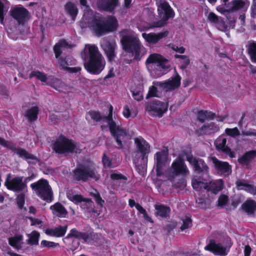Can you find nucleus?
Wrapping results in <instances>:
<instances>
[{"label": "nucleus", "instance_id": "f257e3e1", "mask_svg": "<svg viewBox=\"0 0 256 256\" xmlns=\"http://www.w3.org/2000/svg\"><path fill=\"white\" fill-rule=\"evenodd\" d=\"M80 24L84 28L88 27L98 36L116 30L118 26L117 20L114 16L103 17L89 9L84 10Z\"/></svg>", "mask_w": 256, "mask_h": 256}, {"label": "nucleus", "instance_id": "f03ea898", "mask_svg": "<svg viewBox=\"0 0 256 256\" xmlns=\"http://www.w3.org/2000/svg\"><path fill=\"white\" fill-rule=\"evenodd\" d=\"M120 42L123 50L130 56L140 60L147 52L140 40L138 36L130 30H124L120 32Z\"/></svg>", "mask_w": 256, "mask_h": 256}, {"label": "nucleus", "instance_id": "7ed1b4c3", "mask_svg": "<svg viewBox=\"0 0 256 256\" xmlns=\"http://www.w3.org/2000/svg\"><path fill=\"white\" fill-rule=\"evenodd\" d=\"M81 56L85 62L86 69L91 74H98L105 66L106 61L95 44H86L81 52Z\"/></svg>", "mask_w": 256, "mask_h": 256}, {"label": "nucleus", "instance_id": "20e7f679", "mask_svg": "<svg viewBox=\"0 0 256 256\" xmlns=\"http://www.w3.org/2000/svg\"><path fill=\"white\" fill-rule=\"evenodd\" d=\"M184 152L180 155L172 164L169 171L164 173V176L160 178L161 180H170L172 186L176 188H182L186 186V182L182 178H178L179 176H185L189 174V170L184 163L183 157L186 156Z\"/></svg>", "mask_w": 256, "mask_h": 256}, {"label": "nucleus", "instance_id": "39448f33", "mask_svg": "<svg viewBox=\"0 0 256 256\" xmlns=\"http://www.w3.org/2000/svg\"><path fill=\"white\" fill-rule=\"evenodd\" d=\"M112 110L113 107L110 105L108 116L105 118L104 120L108 124L110 132L115 138L118 148H122L131 139L132 135L120 127V122L116 120L115 116L114 120L112 118Z\"/></svg>", "mask_w": 256, "mask_h": 256}, {"label": "nucleus", "instance_id": "423d86ee", "mask_svg": "<svg viewBox=\"0 0 256 256\" xmlns=\"http://www.w3.org/2000/svg\"><path fill=\"white\" fill-rule=\"evenodd\" d=\"M146 65L150 75L154 78L164 75L170 67L168 60L158 53L150 54L146 60Z\"/></svg>", "mask_w": 256, "mask_h": 256}, {"label": "nucleus", "instance_id": "0eeeda50", "mask_svg": "<svg viewBox=\"0 0 256 256\" xmlns=\"http://www.w3.org/2000/svg\"><path fill=\"white\" fill-rule=\"evenodd\" d=\"M52 148L56 153L66 155L70 153H80L82 150L79 144L64 137L56 140L53 144Z\"/></svg>", "mask_w": 256, "mask_h": 256}, {"label": "nucleus", "instance_id": "6e6552de", "mask_svg": "<svg viewBox=\"0 0 256 256\" xmlns=\"http://www.w3.org/2000/svg\"><path fill=\"white\" fill-rule=\"evenodd\" d=\"M180 77L178 74L164 82H157L154 84L155 86L150 88L146 98L158 96V94L157 93L158 89L162 91L168 92L178 88L180 86Z\"/></svg>", "mask_w": 256, "mask_h": 256}, {"label": "nucleus", "instance_id": "1a4fd4ad", "mask_svg": "<svg viewBox=\"0 0 256 256\" xmlns=\"http://www.w3.org/2000/svg\"><path fill=\"white\" fill-rule=\"evenodd\" d=\"M30 77V78L36 77L42 82L50 86L58 92H66L68 90V86L60 80L52 76H48L44 72L38 70L32 71Z\"/></svg>", "mask_w": 256, "mask_h": 256}, {"label": "nucleus", "instance_id": "9d476101", "mask_svg": "<svg viewBox=\"0 0 256 256\" xmlns=\"http://www.w3.org/2000/svg\"><path fill=\"white\" fill-rule=\"evenodd\" d=\"M74 174L76 178L78 180L85 181L88 178H92L96 180L100 178V175L98 174L94 164L90 161L80 165Z\"/></svg>", "mask_w": 256, "mask_h": 256}, {"label": "nucleus", "instance_id": "9b49d317", "mask_svg": "<svg viewBox=\"0 0 256 256\" xmlns=\"http://www.w3.org/2000/svg\"><path fill=\"white\" fill-rule=\"evenodd\" d=\"M30 186L40 198L48 202H52V193L47 180H40L37 182L32 184Z\"/></svg>", "mask_w": 256, "mask_h": 256}, {"label": "nucleus", "instance_id": "f8f14e48", "mask_svg": "<svg viewBox=\"0 0 256 256\" xmlns=\"http://www.w3.org/2000/svg\"><path fill=\"white\" fill-rule=\"evenodd\" d=\"M4 186L9 190L14 192H22L25 193L27 192L26 182L23 181V177L12 176L8 174L4 182Z\"/></svg>", "mask_w": 256, "mask_h": 256}, {"label": "nucleus", "instance_id": "ddd939ff", "mask_svg": "<svg viewBox=\"0 0 256 256\" xmlns=\"http://www.w3.org/2000/svg\"><path fill=\"white\" fill-rule=\"evenodd\" d=\"M158 12L160 20L156 22L155 26H162L170 18L174 16V12L168 2L160 1L156 3Z\"/></svg>", "mask_w": 256, "mask_h": 256}, {"label": "nucleus", "instance_id": "4468645a", "mask_svg": "<svg viewBox=\"0 0 256 256\" xmlns=\"http://www.w3.org/2000/svg\"><path fill=\"white\" fill-rule=\"evenodd\" d=\"M228 246H225L220 242H218L214 240H210L208 244L204 247V249L208 250L214 255L226 256L228 254L232 243L230 238L227 240Z\"/></svg>", "mask_w": 256, "mask_h": 256}, {"label": "nucleus", "instance_id": "2eb2a0df", "mask_svg": "<svg viewBox=\"0 0 256 256\" xmlns=\"http://www.w3.org/2000/svg\"><path fill=\"white\" fill-rule=\"evenodd\" d=\"M0 144L4 147L11 149L14 153L18 154L20 157L26 159L29 163L36 164L38 162V158L34 156L29 154L25 150L16 148L11 142L6 141L0 138Z\"/></svg>", "mask_w": 256, "mask_h": 256}, {"label": "nucleus", "instance_id": "dca6fc26", "mask_svg": "<svg viewBox=\"0 0 256 256\" xmlns=\"http://www.w3.org/2000/svg\"><path fill=\"white\" fill-rule=\"evenodd\" d=\"M88 239V236L86 234L79 232L76 229H72L64 240L65 242H72L70 248L72 250H74L78 248L80 240H82L86 242Z\"/></svg>", "mask_w": 256, "mask_h": 256}, {"label": "nucleus", "instance_id": "f3484780", "mask_svg": "<svg viewBox=\"0 0 256 256\" xmlns=\"http://www.w3.org/2000/svg\"><path fill=\"white\" fill-rule=\"evenodd\" d=\"M134 144L136 147V153L140 154L144 163L147 162L148 154L150 152V146L148 143L142 136L134 139Z\"/></svg>", "mask_w": 256, "mask_h": 256}, {"label": "nucleus", "instance_id": "a211bd4d", "mask_svg": "<svg viewBox=\"0 0 256 256\" xmlns=\"http://www.w3.org/2000/svg\"><path fill=\"white\" fill-rule=\"evenodd\" d=\"M209 160L212 162L220 175L228 176L232 173V167L228 162L220 161L214 156L210 157Z\"/></svg>", "mask_w": 256, "mask_h": 256}, {"label": "nucleus", "instance_id": "6ab92c4d", "mask_svg": "<svg viewBox=\"0 0 256 256\" xmlns=\"http://www.w3.org/2000/svg\"><path fill=\"white\" fill-rule=\"evenodd\" d=\"M185 156L186 160L192 166L196 172L198 173L201 172L207 173L208 167L203 160L194 158L190 151L188 153H186Z\"/></svg>", "mask_w": 256, "mask_h": 256}, {"label": "nucleus", "instance_id": "aec40b11", "mask_svg": "<svg viewBox=\"0 0 256 256\" xmlns=\"http://www.w3.org/2000/svg\"><path fill=\"white\" fill-rule=\"evenodd\" d=\"M168 154L165 151L157 152L155 156L156 160V177L158 180H160L162 176H164L163 167L167 160Z\"/></svg>", "mask_w": 256, "mask_h": 256}, {"label": "nucleus", "instance_id": "412c9836", "mask_svg": "<svg viewBox=\"0 0 256 256\" xmlns=\"http://www.w3.org/2000/svg\"><path fill=\"white\" fill-rule=\"evenodd\" d=\"M101 46L104 51L109 61L112 62L116 56V43L114 40L103 39L100 43Z\"/></svg>", "mask_w": 256, "mask_h": 256}, {"label": "nucleus", "instance_id": "4be33fe9", "mask_svg": "<svg viewBox=\"0 0 256 256\" xmlns=\"http://www.w3.org/2000/svg\"><path fill=\"white\" fill-rule=\"evenodd\" d=\"M74 59L72 56H68L64 60L60 58L58 60V66L61 69L70 72H77L81 70L80 67L70 68L68 66L74 64Z\"/></svg>", "mask_w": 256, "mask_h": 256}, {"label": "nucleus", "instance_id": "5701e85b", "mask_svg": "<svg viewBox=\"0 0 256 256\" xmlns=\"http://www.w3.org/2000/svg\"><path fill=\"white\" fill-rule=\"evenodd\" d=\"M11 14L20 24L24 23L28 18V12L22 6H17L12 9Z\"/></svg>", "mask_w": 256, "mask_h": 256}, {"label": "nucleus", "instance_id": "b1692460", "mask_svg": "<svg viewBox=\"0 0 256 256\" xmlns=\"http://www.w3.org/2000/svg\"><path fill=\"white\" fill-rule=\"evenodd\" d=\"M96 6L100 10L112 12L118 3V0H96Z\"/></svg>", "mask_w": 256, "mask_h": 256}, {"label": "nucleus", "instance_id": "393cba45", "mask_svg": "<svg viewBox=\"0 0 256 256\" xmlns=\"http://www.w3.org/2000/svg\"><path fill=\"white\" fill-rule=\"evenodd\" d=\"M168 32L167 31H164L158 33H143L142 34V36L146 42L149 44H155L162 38L166 37L168 36Z\"/></svg>", "mask_w": 256, "mask_h": 256}, {"label": "nucleus", "instance_id": "a878e982", "mask_svg": "<svg viewBox=\"0 0 256 256\" xmlns=\"http://www.w3.org/2000/svg\"><path fill=\"white\" fill-rule=\"evenodd\" d=\"M68 198L72 202L76 204H78L80 202H83L82 206L84 208L85 204L86 206H92V202L89 200L84 198L81 195L76 194L72 190H69L66 194Z\"/></svg>", "mask_w": 256, "mask_h": 256}, {"label": "nucleus", "instance_id": "bb28decb", "mask_svg": "<svg viewBox=\"0 0 256 256\" xmlns=\"http://www.w3.org/2000/svg\"><path fill=\"white\" fill-rule=\"evenodd\" d=\"M102 163L105 168H115L120 164V158L116 155L104 153L102 157Z\"/></svg>", "mask_w": 256, "mask_h": 256}, {"label": "nucleus", "instance_id": "cd10ccee", "mask_svg": "<svg viewBox=\"0 0 256 256\" xmlns=\"http://www.w3.org/2000/svg\"><path fill=\"white\" fill-rule=\"evenodd\" d=\"M168 104L162 102H156L150 107V112L152 115L160 117L168 110Z\"/></svg>", "mask_w": 256, "mask_h": 256}, {"label": "nucleus", "instance_id": "c85d7f7f", "mask_svg": "<svg viewBox=\"0 0 256 256\" xmlns=\"http://www.w3.org/2000/svg\"><path fill=\"white\" fill-rule=\"evenodd\" d=\"M226 139L224 136H219L215 141L214 144L216 148L220 150H222L225 153L227 154L231 158L234 157V152H231L230 148H229L226 146Z\"/></svg>", "mask_w": 256, "mask_h": 256}, {"label": "nucleus", "instance_id": "c756f323", "mask_svg": "<svg viewBox=\"0 0 256 256\" xmlns=\"http://www.w3.org/2000/svg\"><path fill=\"white\" fill-rule=\"evenodd\" d=\"M68 229L67 225L58 226L54 228H47L44 230L46 234L54 237H62L66 232Z\"/></svg>", "mask_w": 256, "mask_h": 256}, {"label": "nucleus", "instance_id": "7c9ffc66", "mask_svg": "<svg viewBox=\"0 0 256 256\" xmlns=\"http://www.w3.org/2000/svg\"><path fill=\"white\" fill-rule=\"evenodd\" d=\"M154 16V12H150V15L148 19L149 22H145L141 19L138 20L137 21V27L138 29L140 31H144L151 28H159L160 26H154L156 24V22H154L152 24L150 23V22Z\"/></svg>", "mask_w": 256, "mask_h": 256}, {"label": "nucleus", "instance_id": "2f4dec72", "mask_svg": "<svg viewBox=\"0 0 256 256\" xmlns=\"http://www.w3.org/2000/svg\"><path fill=\"white\" fill-rule=\"evenodd\" d=\"M250 6V2L248 0H234L230 2V8L232 11L242 10L246 12Z\"/></svg>", "mask_w": 256, "mask_h": 256}, {"label": "nucleus", "instance_id": "473e14b6", "mask_svg": "<svg viewBox=\"0 0 256 256\" xmlns=\"http://www.w3.org/2000/svg\"><path fill=\"white\" fill-rule=\"evenodd\" d=\"M9 244L14 248L20 250L24 244L23 236L20 234H16L8 238Z\"/></svg>", "mask_w": 256, "mask_h": 256}, {"label": "nucleus", "instance_id": "72a5a7b5", "mask_svg": "<svg viewBox=\"0 0 256 256\" xmlns=\"http://www.w3.org/2000/svg\"><path fill=\"white\" fill-rule=\"evenodd\" d=\"M218 130L219 127L214 122H210L206 123L201 129L197 130V132L198 134H210L217 132Z\"/></svg>", "mask_w": 256, "mask_h": 256}, {"label": "nucleus", "instance_id": "f704fd0d", "mask_svg": "<svg viewBox=\"0 0 256 256\" xmlns=\"http://www.w3.org/2000/svg\"><path fill=\"white\" fill-rule=\"evenodd\" d=\"M223 187L224 183L222 180H212L208 184L207 191L216 194Z\"/></svg>", "mask_w": 256, "mask_h": 256}, {"label": "nucleus", "instance_id": "c9c22d12", "mask_svg": "<svg viewBox=\"0 0 256 256\" xmlns=\"http://www.w3.org/2000/svg\"><path fill=\"white\" fill-rule=\"evenodd\" d=\"M50 209L52 210V214L58 217L64 218L67 214L65 208L58 202L51 206Z\"/></svg>", "mask_w": 256, "mask_h": 256}, {"label": "nucleus", "instance_id": "e433bc0d", "mask_svg": "<svg viewBox=\"0 0 256 256\" xmlns=\"http://www.w3.org/2000/svg\"><path fill=\"white\" fill-rule=\"evenodd\" d=\"M237 188L239 190H244L253 194H256V188L248 184L244 180H238L236 182Z\"/></svg>", "mask_w": 256, "mask_h": 256}, {"label": "nucleus", "instance_id": "4c0bfd02", "mask_svg": "<svg viewBox=\"0 0 256 256\" xmlns=\"http://www.w3.org/2000/svg\"><path fill=\"white\" fill-rule=\"evenodd\" d=\"M192 184L193 188L197 192H200L202 190H207L208 183L206 180L202 181L199 178H194L192 179Z\"/></svg>", "mask_w": 256, "mask_h": 256}, {"label": "nucleus", "instance_id": "58836bf2", "mask_svg": "<svg viewBox=\"0 0 256 256\" xmlns=\"http://www.w3.org/2000/svg\"><path fill=\"white\" fill-rule=\"evenodd\" d=\"M256 156V150H251L246 153L238 158V162L240 164L248 166L252 160Z\"/></svg>", "mask_w": 256, "mask_h": 256}, {"label": "nucleus", "instance_id": "ea45409f", "mask_svg": "<svg viewBox=\"0 0 256 256\" xmlns=\"http://www.w3.org/2000/svg\"><path fill=\"white\" fill-rule=\"evenodd\" d=\"M69 48L70 45L66 40H62L59 42L54 48L56 57L58 58L65 49Z\"/></svg>", "mask_w": 256, "mask_h": 256}, {"label": "nucleus", "instance_id": "a19ab883", "mask_svg": "<svg viewBox=\"0 0 256 256\" xmlns=\"http://www.w3.org/2000/svg\"><path fill=\"white\" fill-rule=\"evenodd\" d=\"M156 214L161 217H166L170 213V210L169 207L162 204H156L155 206Z\"/></svg>", "mask_w": 256, "mask_h": 256}, {"label": "nucleus", "instance_id": "79ce46f5", "mask_svg": "<svg viewBox=\"0 0 256 256\" xmlns=\"http://www.w3.org/2000/svg\"><path fill=\"white\" fill-rule=\"evenodd\" d=\"M86 118L88 122L94 124L100 121L102 118V116L98 112L90 111L86 114Z\"/></svg>", "mask_w": 256, "mask_h": 256}, {"label": "nucleus", "instance_id": "37998d69", "mask_svg": "<svg viewBox=\"0 0 256 256\" xmlns=\"http://www.w3.org/2000/svg\"><path fill=\"white\" fill-rule=\"evenodd\" d=\"M66 12L71 16L73 20H74L78 12L76 6L72 2H68L65 6Z\"/></svg>", "mask_w": 256, "mask_h": 256}, {"label": "nucleus", "instance_id": "c03bdc74", "mask_svg": "<svg viewBox=\"0 0 256 256\" xmlns=\"http://www.w3.org/2000/svg\"><path fill=\"white\" fill-rule=\"evenodd\" d=\"M40 234L38 232L34 230L28 234V243L31 245H37L38 244Z\"/></svg>", "mask_w": 256, "mask_h": 256}, {"label": "nucleus", "instance_id": "a18cd8bd", "mask_svg": "<svg viewBox=\"0 0 256 256\" xmlns=\"http://www.w3.org/2000/svg\"><path fill=\"white\" fill-rule=\"evenodd\" d=\"M132 96L138 100H141L143 98V86L140 85L138 88H132L131 89Z\"/></svg>", "mask_w": 256, "mask_h": 256}, {"label": "nucleus", "instance_id": "49530a36", "mask_svg": "<svg viewBox=\"0 0 256 256\" xmlns=\"http://www.w3.org/2000/svg\"><path fill=\"white\" fill-rule=\"evenodd\" d=\"M38 110L37 106H34L28 109L25 113V116L30 121H34L37 119Z\"/></svg>", "mask_w": 256, "mask_h": 256}, {"label": "nucleus", "instance_id": "de8ad7c7", "mask_svg": "<svg viewBox=\"0 0 256 256\" xmlns=\"http://www.w3.org/2000/svg\"><path fill=\"white\" fill-rule=\"evenodd\" d=\"M243 209L248 214H252L256 208V202L252 200H248L242 205Z\"/></svg>", "mask_w": 256, "mask_h": 256}, {"label": "nucleus", "instance_id": "09e8293b", "mask_svg": "<svg viewBox=\"0 0 256 256\" xmlns=\"http://www.w3.org/2000/svg\"><path fill=\"white\" fill-rule=\"evenodd\" d=\"M138 114L137 110L135 108H132L130 109L128 106H126L124 108L122 114L124 117L126 118H134Z\"/></svg>", "mask_w": 256, "mask_h": 256}, {"label": "nucleus", "instance_id": "8fccbe9b", "mask_svg": "<svg viewBox=\"0 0 256 256\" xmlns=\"http://www.w3.org/2000/svg\"><path fill=\"white\" fill-rule=\"evenodd\" d=\"M214 116L213 113L207 111L200 110L198 113V118L202 122L206 120L212 118Z\"/></svg>", "mask_w": 256, "mask_h": 256}, {"label": "nucleus", "instance_id": "3c124183", "mask_svg": "<svg viewBox=\"0 0 256 256\" xmlns=\"http://www.w3.org/2000/svg\"><path fill=\"white\" fill-rule=\"evenodd\" d=\"M9 8V3L6 0H0V20L2 23L4 20V15Z\"/></svg>", "mask_w": 256, "mask_h": 256}, {"label": "nucleus", "instance_id": "603ef678", "mask_svg": "<svg viewBox=\"0 0 256 256\" xmlns=\"http://www.w3.org/2000/svg\"><path fill=\"white\" fill-rule=\"evenodd\" d=\"M175 57L180 59L179 64L182 69L185 68L190 64V60L186 56L176 54Z\"/></svg>", "mask_w": 256, "mask_h": 256}, {"label": "nucleus", "instance_id": "864d4df0", "mask_svg": "<svg viewBox=\"0 0 256 256\" xmlns=\"http://www.w3.org/2000/svg\"><path fill=\"white\" fill-rule=\"evenodd\" d=\"M248 50L252 62L256 63V43L252 42L250 44Z\"/></svg>", "mask_w": 256, "mask_h": 256}, {"label": "nucleus", "instance_id": "5fc2aeb1", "mask_svg": "<svg viewBox=\"0 0 256 256\" xmlns=\"http://www.w3.org/2000/svg\"><path fill=\"white\" fill-rule=\"evenodd\" d=\"M182 225L180 227L182 230H184L192 226V220L189 216H186L182 219Z\"/></svg>", "mask_w": 256, "mask_h": 256}, {"label": "nucleus", "instance_id": "6e6d98bb", "mask_svg": "<svg viewBox=\"0 0 256 256\" xmlns=\"http://www.w3.org/2000/svg\"><path fill=\"white\" fill-rule=\"evenodd\" d=\"M216 26L219 30L222 31L226 32L228 30V26L224 23L223 19L220 18L218 20L215 24Z\"/></svg>", "mask_w": 256, "mask_h": 256}, {"label": "nucleus", "instance_id": "4d7b16f0", "mask_svg": "<svg viewBox=\"0 0 256 256\" xmlns=\"http://www.w3.org/2000/svg\"><path fill=\"white\" fill-rule=\"evenodd\" d=\"M226 133L232 137L238 136L240 134V132L237 128H226L225 130Z\"/></svg>", "mask_w": 256, "mask_h": 256}, {"label": "nucleus", "instance_id": "13d9d810", "mask_svg": "<svg viewBox=\"0 0 256 256\" xmlns=\"http://www.w3.org/2000/svg\"><path fill=\"white\" fill-rule=\"evenodd\" d=\"M207 17L208 20L214 23V24L218 22V20L220 18H218L214 13L211 12L208 14Z\"/></svg>", "mask_w": 256, "mask_h": 256}, {"label": "nucleus", "instance_id": "bf43d9fd", "mask_svg": "<svg viewBox=\"0 0 256 256\" xmlns=\"http://www.w3.org/2000/svg\"><path fill=\"white\" fill-rule=\"evenodd\" d=\"M40 244L42 247H47L50 248L56 246L58 245V244L52 242L43 240L41 242Z\"/></svg>", "mask_w": 256, "mask_h": 256}, {"label": "nucleus", "instance_id": "052dcab7", "mask_svg": "<svg viewBox=\"0 0 256 256\" xmlns=\"http://www.w3.org/2000/svg\"><path fill=\"white\" fill-rule=\"evenodd\" d=\"M17 204L18 206L22 208L24 204V194H19L17 197Z\"/></svg>", "mask_w": 256, "mask_h": 256}, {"label": "nucleus", "instance_id": "680f3d73", "mask_svg": "<svg viewBox=\"0 0 256 256\" xmlns=\"http://www.w3.org/2000/svg\"><path fill=\"white\" fill-rule=\"evenodd\" d=\"M228 200V198L227 196L225 195L220 196L218 200V205L221 206H224L226 204Z\"/></svg>", "mask_w": 256, "mask_h": 256}, {"label": "nucleus", "instance_id": "e2e57ef3", "mask_svg": "<svg viewBox=\"0 0 256 256\" xmlns=\"http://www.w3.org/2000/svg\"><path fill=\"white\" fill-rule=\"evenodd\" d=\"M110 178L114 180H118L122 179L124 180H126V178L124 176H122V174L119 173L112 174L110 175Z\"/></svg>", "mask_w": 256, "mask_h": 256}, {"label": "nucleus", "instance_id": "0e129e2a", "mask_svg": "<svg viewBox=\"0 0 256 256\" xmlns=\"http://www.w3.org/2000/svg\"><path fill=\"white\" fill-rule=\"evenodd\" d=\"M242 134L246 136H256V131L254 130H249L242 132Z\"/></svg>", "mask_w": 256, "mask_h": 256}, {"label": "nucleus", "instance_id": "69168bd1", "mask_svg": "<svg viewBox=\"0 0 256 256\" xmlns=\"http://www.w3.org/2000/svg\"><path fill=\"white\" fill-rule=\"evenodd\" d=\"M172 48L180 54H183L185 52V48L183 46L178 47L177 46L174 45L172 46Z\"/></svg>", "mask_w": 256, "mask_h": 256}, {"label": "nucleus", "instance_id": "338daca9", "mask_svg": "<svg viewBox=\"0 0 256 256\" xmlns=\"http://www.w3.org/2000/svg\"><path fill=\"white\" fill-rule=\"evenodd\" d=\"M28 219L30 220L31 226H37L41 224L42 221L38 218H34L32 217H29Z\"/></svg>", "mask_w": 256, "mask_h": 256}, {"label": "nucleus", "instance_id": "774afa93", "mask_svg": "<svg viewBox=\"0 0 256 256\" xmlns=\"http://www.w3.org/2000/svg\"><path fill=\"white\" fill-rule=\"evenodd\" d=\"M251 16L254 18L256 16V0H254L252 5L251 8Z\"/></svg>", "mask_w": 256, "mask_h": 256}]
</instances>
